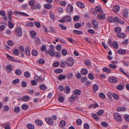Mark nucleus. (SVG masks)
<instances>
[{"label": "nucleus", "mask_w": 129, "mask_h": 129, "mask_svg": "<svg viewBox=\"0 0 129 129\" xmlns=\"http://www.w3.org/2000/svg\"><path fill=\"white\" fill-rule=\"evenodd\" d=\"M31 83L33 85H36L37 84V82L35 80H32L31 81Z\"/></svg>", "instance_id": "nucleus-58"}, {"label": "nucleus", "mask_w": 129, "mask_h": 129, "mask_svg": "<svg viewBox=\"0 0 129 129\" xmlns=\"http://www.w3.org/2000/svg\"><path fill=\"white\" fill-rule=\"evenodd\" d=\"M58 100L60 102L62 103L64 101V98L63 96H61L59 98Z\"/></svg>", "instance_id": "nucleus-54"}, {"label": "nucleus", "mask_w": 129, "mask_h": 129, "mask_svg": "<svg viewBox=\"0 0 129 129\" xmlns=\"http://www.w3.org/2000/svg\"><path fill=\"white\" fill-rule=\"evenodd\" d=\"M108 21L110 23L114 22V19L111 17H109L108 18Z\"/></svg>", "instance_id": "nucleus-59"}, {"label": "nucleus", "mask_w": 129, "mask_h": 129, "mask_svg": "<svg viewBox=\"0 0 129 129\" xmlns=\"http://www.w3.org/2000/svg\"><path fill=\"white\" fill-rule=\"evenodd\" d=\"M124 120L127 122H129V115L125 114L124 115Z\"/></svg>", "instance_id": "nucleus-37"}, {"label": "nucleus", "mask_w": 129, "mask_h": 129, "mask_svg": "<svg viewBox=\"0 0 129 129\" xmlns=\"http://www.w3.org/2000/svg\"><path fill=\"white\" fill-rule=\"evenodd\" d=\"M30 99V97L28 96L25 95L23 97L22 99L24 101L27 102Z\"/></svg>", "instance_id": "nucleus-26"}, {"label": "nucleus", "mask_w": 129, "mask_h": 129, "mask_svg": "<svg viewBox=\"0 0 129 129\" xmlns=\"http://www.w3.org/2000/svg\"><path fill=\"white\" fill-rule=\"evenodd\" d=\"M63 18L65 20V21L67 22H70L71 20L70 16H66L64 17Z\"/></svg>", "instance_id": "nucleus-13"}, {"label": "nucleus", "mask_w": 129, "mask_h": 129, "mask_svg": "<svg viewBox=\"0 0 129 129\" xmlns=\"http://www.w3.org/2000/svg\"><path fill=\"white\" fill-rule=\"evenodd\" d=\"M108 81L112 83H116L117 81V79L115 77H109L108 79Z\"/></svg>", "instance_id": "nucleus-3"}, {"label": "nucleus", "mask_w": 129, "mask_h": 129, "mask_svg": "<svg viewBox=\"0 0 129 129\" xmlns=\"http://www.w3.org/2000/svg\"><path fill=\"white\" fill-rule=\"evenodd\" d=\"M6 55L7 57L10 58V60L13 61H15V59H14V57H13L10 56L7 54H6Z\"/></svg>", "instance_id": "nucleus-47"}, {"label": "nucleus", "mask_w": 129, "mask_h": 129, "mask_svg": "<svg viewBox=\"0 0 129 129\" xmlns=\"http://www.w3.org/2000/svg\"><path fill=\"white\" fill-rule=\"evenodd\" d=\"M40 88L41 89L44 90L46 88V87L44 85L41 84L40 86Z\"/></svg>", "instance_id": "nucleus-51"}, {"label": "nucleus", "mask_w": 129, "mask_h": 129, "mask_svg": "<svg viewBox=\"0 0 129 129\" xmlns=\"http://www.w3.org/2000/svg\"><path fill=\"white\" fill-rule=\"evenodd\" d=\"M126 51L123 49H120L118 51V53L119 54L123 55L125 53Z\"/></svg>", "instance_id": "nucleus-18"}, {"label": "nucleus", "mask_w": 129, "mask_h": 129, "mask_svg": "<svg viewBox=\"0 0 129 129\" xmlns=\"http://www.w3.org/2000/svg\"><path fill=\"white\" fill-rule=\"evenodd\" d=\"M15 32L17 35L19 37H20L22 35V31L20 27L16 28L15 30Z\"/></svg>", "instance_id": "nucleus-4"}, {"label": "nucleus", "mask_w": 129, "mask_h": 129, "mask_svg": "<svg viewBox=\"0 0 129 129\" xmlns=\"http://www.w3.org/2000/svg\"><path fill=\"white\" fill-rule=\"evenodd\" d=\"M74 94H75L76 95H79L81 94V91L78 89H76L75 90H74Z\"/></svg>", "instance_id": "nucleus-22"}, {"label": "nucleus", "mask_w": 129, "mask_h": 129, "mask_svg": "<svg viewBox=\"0 0 129 129\" xmlns=\"http://www.w3.org/2000/svg\"><path fill=\"white\" fill-rule=\"evenodd\" d=\"M45 120L49 124L52 125L53 123V121L48 118H46Z\"/></svg>", "instance_id": "nucleus-8"}, {"label": "nucleus", "mask_w": 129, "mask_h": 129, "mask_svg": "<svg viewBox=\"0 0 129 129\" xmlns=\"http://www.w3.org/2000/svg\"><path fill=\"white\" fill-rule=\"evenodd\" d=\"M73 10L72 6L71 4L68 5L67 7V11L69 13L72 12Z\"/></svg>", "instance_id": "nucleus-7"}, {"label": "nucleus", "mask_w": 129, "mask_h": 129, "mask_svg": "<svg viewBox=\"0 0 129 129\" xmlns=\"http://www.w3.org/2000/svg\"><path fill=\"white\" fill-rule=\"evenodd\" d=\"M77 96L75 94H73L69 98V102L71 103H73L74 102L75 100L77 98Z\"/></svg>", "instance_id": "nucleus-5"}, {"label": "nucleus", "mask_w": 129, "mask_h": 129, "mask_svg": "<svg viewBox=\"0 0 129 129\" xmlns=\"http://www.w3.org/2000/svg\"><path fill=\"white\" fill-rule=\"evenodd\" d=\"M24 50L26 55L28 56H29L30 54V52L28 48L27 47H26L24 49Z\"/></svg>", "instance_id": "nucleus-25"}, {"label": "nucleus", "mask_w": 129, "mask_h": 129, "mask_svg": "<svg viewBox=\"0 0 129 129\" xmlns=\"http://www.w3.org/2000/svg\"><path fill=\"white\" fill-rule=\"evenodd\" d=\"M9 27L10 29H12L14 27V25L13 23L10 21L8 22Z\"/></svg>", "instance_id": "nucleus-40"}, {"label": "nucleus", "mask_w": 129, "mask_h": 129, "mask_svg": "<svg viewBox=\"0 0 129 129\" xmlns=\"http://www.w3.org/2000/svg\"><path fill=\"white\" fill-rule=\"evenodd\" d=\"M128 9H125L123 13V15L125 18H126L128 15Z\"/></svg>", "instance_id": "nucleus-10"}, {"label": "nucleus", "mask_w": 129, "mask_h": 129, "mask_svg": "<svg viewBox=\"0 0 129 129\" xmlns=\"http://www.w3.org/2000/svg\"><path fill=\"white\" fill-rule=\"evenodd\" d=\"M7 70L9 73H10L12 69V67L10 65H7L6 67Z\"/></svg>", "instance_id": "nucleus-30"}, {"label": "nucleus", "mask_w": 129, "mask_h": 129, "mask_svg": "<svg viewBox=\"0 0 129 129\" xmlns=\"http://www.w3.org/2000/svg\"><path fill=\"white\" fill-rule=\"evenodd\" d=\"M126 110L125 108L124 107H121L119 108L117 111L119 112H120L122 111H125Z\"/></svg>", "instance_id": "nucleus-49"}, {"label": "nucleus", "mask_w": 129, "mask_h": 129, "mask_svg": "<svg viewBox=\"0 0 129 129\" xmlns=\"http://www.w3.org/2000/svg\"><path fill=\"white\" fill-rule=\"evenodd\" d=\"M102 70L103 71L106 72L107 73H110L111 72L110 69L106 67L104 68Z\"/></svg>", "instance_id": "nucleus-29"}, {"label": "nucleus", "mask_w": 129, "mask_h": 129, "mask_svg": "<svg viewBox=\"0 0 129 129\" xmlns=\"http://www.w3.org/2000/svg\"><path fill=\"white\" fill-rule=\"evenodd\" d=\"M113 10L115 13L118 12L120 10L119 6L118 5L115 6L113 7Z\"/></svg>", "instance_id": "nucleus-17"}, {"label": "nucleus", "mask_w": 129, "mask_h": 129, "mask_svg": "<svg viewBox=\"0 0 129 129\" xmlns=\"http://www.w3.org/2000/svg\"><path fill=\"white\" fill-rule=\"evenodd\" d=\"M38 62L41 64H44L45 63V61L43 59H40L38 60Z\"/></svg>", "instance_id": "nucleus-60"}, {"label": "nucleus", "mask_w": 129, "mask_h": 129, "mask_svg": "<svg viewBox=\"0 0 129 129\" xmlns=\"http://www.w3.org/2000/svg\"><path fill=\"white\" fill-rule=\"evenodd\" d=\"M58 78L59 80L64 79L65 78V75H61L59 76Z\"/></svg>", "instance_id": "nucleus-56"}, {"label": "nucleus", "mask_w": 129, "mask_h": 129, "mask_svg": "<svg viewBox=\"0 0 129 129\" xmlns=\"http://www.w3.org/2000/svg\"><path fill=\"white\" fill-rule=\"evenodd\" d=\"M112 96L113 98L116 100H118L119 98L118 96L115 93H113L112 94Z\"/></svg>", "instance_id": "nucleus-46"}, {"label": "nucleus", "mask_w": 129, "mask_h": 129, "mask_svg": "<svg viewBox=\"0 0 129 129\" xmlns=\"http://www.w3.org/2000/svg\"><path fill=\"white\" fill-rule=\"evenodd\" d=\"M84 127L85 129H88L90 128L89 125L87 123L84 124Z\"/></svg>", "instance_id": "nucleus-64"}, {"label": "nucleus", "mask_w": 129, "mask_h": 129, "mask_svg": "<svg viewBox=\"0 0 129 129\" xmlns=\"http://www.w3.org/2000/svg\"><path fill=\"white\" fill-rule=\"evenodd\" d=\"M114 22L120 23V20L119 19V18L116 17H115L114 19Z\"/></svg>", "instance_id": "nucleus-57"}, {"label": "nucleus", "mask_w": 129, "mask_h": 129, "mask_svg": "<svg viewBox=\"0 0 129 129\" xmlns=\"http://www.w3.org/2000/svg\"><path fill=\"white\" fill-rule=\"evenodd\" d=\"M113 47L116 49H117L118 46V43L116 41H114L113 42Z\"/></svg>", "instance_id": "nucleus-35"}, {"label": "nucleus", "mask_w": 129, "mask_h": 129, "mask_svg": "<svg viewBox=\"0 0 129 129\" xmlns=\"http://www.w3.org/2000/svg\"><path fill=\"white\" fill-rule=\"evenodd\" d=\"M113 116L116 121L118 122H120L122 121V118L119 113H115L113 114Z\"/></svg>", "instance_id": "nucleus-1"}, {"label": "nucleus", "mask_w": 129, "mask_h": 129, "mask_svg": "<svg viewBox=\"0 0 129 129\" xmlns=\"http://www.w3.org/2000/svg\"><path fill=\"white\" fill-rule=\"evenodd\" d=\"M92 117L96 121H98L99 120V117L95 113L92 114Z\"/></svg>", "instance_id": "nucleus-23"}, {"label": "nucleus", "mask_w": 129, "mask_h": 129, "mask_svg": "<svg viewBox=\"0 0 129 129\" xmlns=\"http://www.w3.org/2000/svg\"><path fill=\"white\" fill-rule=\"evenodd\" d=\"M60 64L59 62L58 61L54 62L53 64V66L54 67H56L58 66Z\"/></svg>", "instance_id": "nucleus-50"}, {"label": "nucleus", "mask_w": 129, "mask_h": 129, "mask_svg": "<svg viewBox=\"0 0 129 129\" xmlns=\"http://www.w3.org/2000/svg\"><path fill=\"white\" fill-rule=\"evenodd\" d=\"M26 126L28 129H34L35 126L34 125L31 123H28L26 125Z\"/></svg>", "instance_id": "nucleus-20"}, {"label": "nucleus", "mask_w": 129, "mask_h": 129, "mask_svg": "<svg viewBox=\"0 0 129 129\" xmlns=\"http://www.w3.org/2000/svg\"><path fill=\"white\" fill-rule=\"evenodd\" d=\"M35 2L34 0H31L29 1V4L31 6H32L34 5L35 4Z\"/></svg>", "instance_id": "nucleus-41"}, {"label": "nucleus", "mask_w": 129, "mask_h": 129, "mask_svg": "<svg viewBox=\"0 0 129 129\" xmlns=\"http://www.w3.org/2000/svg\"><path fill=\"white\" fill-rule=\"evenodd\" d=\"M124 87V86L123 84H119L116 86V88L118 90H122Z\"/></svg>", "instance_id": "nucleus-12"}, {"label": "nucleus", "mask_w": 129, "mask_h": 129, "mask_svg": "<svg viewBox=\"0 0 129 129\" xmlns=\"http://www.w3.org/2000/svg\"><path fill=\"white\" fill-rule=\"evenodd\" d=\"M104 112V111L103 110H101L97 112L96 114L99 116H100L102 115L103 114Z\"/></svg>", "instance_id": "nucleus-38"}, {"label": "nucleus", "mask_w": 129, "mask_h": 129, "mask_svg": "<svg viewBox=\"0 0 129 129\" xmlns=\"http://www.w3.org/2000/svg\"><path fill=\"white\" fill-rule=\"evenodd\" d=\"M93 28L95 29H97L98 28V23L97 21L95 20H94L93 21Z\"/></svg>", "instance_id": "nucleus-9"}, {"label": "nucleus", "mask_w": 129, "mask_h": 129, "mask_svg": "<svg viewBox=\"0 0 129 129\" xmlns=\"http://www.w3.org/2000/svg\"><path fill=\"white\" fill-rule=\"evenodd\" d=\"M32 54L34 56H36L38 54V52L36 50H33L32 51Z\"/></svg>", "instance_id": "nucleus-48"}, {"label": "nucleus", "mask_w": 129, "mask_h": 129, "mask_svg": "<svg viewBox=\"0 0 129 129\" xmlns=\"http://www.w3.org/2000/svg\"><path fill=\"white\" fill-rule=\"evenodd\" d=\"M44 7L48 9H50L52 7V5L50 4H45L44 5Z\"/></svg>", "instance_id": "nucleus-33"}, {"label": "nucleus", "mask_w": 129, "mask_h": 129, "mask_svg": "<svg viewBox=\"0 0 129 129\" xmlns=\"http://www.w3.org/2000/svg\"><path fill=\"white\" fill-rule=\"evenodd\" d=\"M117 36L119 38H123L125 37V34L123 33L118 34L117 35Z\"/></svg>", "instance_id": "nucleus-24"}, {"label": "nucleus", "mask_w": 129, "mask_h": 129, "mask_svg": "<svg viewBox=\"0 0 129 129\" xmlns=\"http://www.w3.org/2000/svg\"><path fill=\"white\" fill-rule=\"evenodd\" d=\"M93 93H95L97 91L99 88V86L96 84L94 85L93 86Z\"/></svg>", "instance_id": "nucleus-11"}, {"label": "nucleus", "mask_w": 129, "mask_h": 129, "mask_svg": "<svg viewBox=\"0 0 129 129\" xmlns=\"http://www.w3.org/2000/svg\"><path fill=\"white\" fill-rule=\"evenodd\" d=\"M66 124L65 121L64 120H61L60 122V126L61 127H63Z\"/></svg>", "instance_id": "nucleus-31"}, {"label": "nucleus", "mask_w": 129, "mask_h": 129, "mask_svg": "<svg viewBox=\"0 0 129 129\" xmlns=\"http://www.w3.org/2000/svg\"><path fill=\"white\" fill-rule=\"evenodd\" d=\"M70 88L68 86H66L64 88V91L67 94L70 93Z\"/></svg>", "instance_id": "nucleus-16"}, {"label": "nucleus", "mask_w": 129, "mask_h": 129, "mask_svg": "<svg viewBox=\"0 0 129 129\" xmlns=\"http://www.w3.org/2000/svg\"><path fill=\"white\" fill-rule=\"evenodd\" d=\"M73 32L74 34H83V32L82 31L76 30H73Z\"/></svg>", "instance_id": "nucleus-34"}, {"label": "nucleus", "mask_w": 129, "mask_h": 129, "mask_svg": "<svg viewBox=\"0 0 129 129\" xmlns=\"http://www.w3.org/2000/svg\"><path fill=\"white\" fill-rule=\"evenodd\" d=\"M115 31L118 34H119L121 31V28L118 27H116L114 28Z\"/></svg>", "instance_id": "nucleus-27"}, {"label": "nucleus", "mask_w": 129, "mask_h": 129, "mask_svg": "<svg viewBox=\"0 0 129 129\" xmlns=\"http://www.w3.org/2000/svg\"><path fill=\"white\" fill-rule=\"evenodd\" d=\"M101 124H102V126L104 127H107L108 125V123L105 121H103L101 122Z\"/></svg>", "instance_id": "nucleus-42"}, {"label": "nucleus", "mask_w": 129, "mask_h": 129, "mask_svg": "<svg viewBox=\"0 0 129 129\" xmlns=\"http://www.w3.org/2000/svg\"><path fill=\"white\" fill-rule=\"evenodd\" d=\"M76 123L77 124L80 125L82 124V121L81 119H78L77 120Z\"/></svg>", "instance_id": "nucleus-63"}, {"label": "nucleus", "mask_w": 129, "mask_h": 129, "mask_svg": "<svg viewBox=\"0 0 129 129\" xmlns=\"http://www.w3.org/2000/svg\"><path fill=\"white\" fill-rule=\"evenodd\" d=\"M66 62L68 66L71 67L73 66L74 60L72 58H69Z\"/></svg>", "instance_id": "nucleus-2"}, {"label": "nucleus", "mask_w": 129, "mask_h": 129, "mask_svg": "<svg viewBox=\"0 0 129 129\" xmlns=\"http://www.w3.org/2000/svg\"><path fill=\"white\" fill-rule=\"evenodd\" d=\"M16 13L17 14H19L23 16H29V15L28 14L25 13L24 12H16Z\"/></svg>", "instance_id": "nucleus-32"}, {"label": "nucleus", "mask_w": 129, "mask_h": 129, "mask_svg": "<svg viewBox=\"0 0 129 129\" xmlns=\"http://www.w3.org/2000/svg\"><path fill=\"white\" fill-rule=\"evenodd\" d=\"M67 51L65 49H63L62 50V54L64 56L67 55Z\"/></svg>", "instance_id": "nucleus-43"}, {"label": "nucleus", "mask_w": 129, "mask_h": 129, "mask_svg": "<svg viewBox=\"0 0 129 129\" xmlns=\"http://www.w3.org/2000/svg\"><path fill=\"white\" fill-rule=\"evenodd\" d=\"M24 75L25 77L27 78L29 77L30 76V73L27 72H25L24 73Z\"/></svg>", "instance_id": "nucleus-45"}, {"label": "nucleus", "mask_w": 129, "mask_h": 129, "mask_svg": "<svg viewBox=\"0 0 129 129\" xmlns=\"http://www.w3.org/2000/svg\"><path fill=\"white\" fill-rule=\"evenodd\" d=\"M81 73L83 75H86L88 73V71L85 69H83L81 71Z\"/></svg>", "instance_id": "nucleus-28"}, {"label": "nucleus", "mask_w": 129, "mask_h": 129, "mask_svg": "<svg viewBox=\"0 0 129 129\" xmlns=\"http://www.w3.org/2000/svg\"><path fill=\"white\" fill-rule=\"evenodd\" d=\"M95 10L96 11L98 12H100L101 13H103V9L99 6L96 7L95 8Z\"/></svg>", "instance_id": "nucleus-15"}, {"label": "nucleus", "mask_w": 129, "mask_h": 129, "mask_svg": "<svg viewBox=\"0 0 129 129\" xmlns=\"http://www.w3.org/2000/svg\"><path fill=\"white\" fill-rule=\"evenodd\" d=\"M22 108L23 109L26 110L28 109V106L26 105L23 104L22 105Z\"/></svg>", "instance_id": "nucleus-53"}, {"label": "nucleus", "mask_w": 129, "mask_h": 129, "mask_svg": "<svg viewBox=\"0 0 129 129\" xmlns=\"http://www.w3.org/2000/svg\"><path fill=\"white\" fill-rule=\"evenodd\" d=\"M36 26L38 27H41V25L40 23L37 21H35L34 22Z\"/></svg>", "instance_id": "nucleus-62"}, {"label": "nucleus", "mask_w": 129, "mask_h": 129, "mask_svg": "<svg viewBox=\"0 0 129 129\" xmlns=\"http://www.w3.org/2000/svg\"><path fill=\"white\" fill-rule=\"evenodd\" d=\"M36 124L38 126H41L43 124V122L41 120L37 119L35 121Z\"/></svg>", "instance_id": "nucleus-14"}, {"label": "nucleus", "mask_w": 129, "mask_h": 129, "mask_svg": "<svg viewBox=\"0 0 129 129\" xmlns=\"http://www.w3.org/2000/svg\"><path fill=\"white\" fill-rule=\"evenodd\" d=\"M81 25L79 23H76L75 25V27L76 28H79L81 27Z\"/></svg>", "instance_id": "nucleus-61"}, {"label": "nucleus", "mask_w": 129, "mask_h": 129, "mask_svg": "<svg viewBox=\"0 0 129 129\" xmlns=\"http://www.w3.org/2000/svg\"><path fill=\"white\" fill-rule=\"evenodd\" d=\"M20 109L19 107L17 106L15 107L14 108V111L17 113L19 112Z\"/></svg>", "instance_id": "nucleus-36"}, {"label": "nucleus", "mask_w": 129, "mask_h": 129, "mask_svg": "<svg viewBox=\"0 0 129 129\" xmlns=\"http://www.w3.org/2000/svg\"><path fill=\"white\" fill-rule=\"evenodd\" d=\"M76 4L79 7L81 8H83L84 7V5L82 3L80 2H77Z\"/></svg>", "instance_id": "nucleus-19"}, {"label": "nucleus", "mask_w": 129, "mask_h": 129, "mask_svg": "<svg viewBox=\"0 0 129 129\" xmlns=\"http://www.w3.org/2000/svg\"><path fill=\"white\" fill-rule=\"evenodd\" d=\"M47 54L48 53L51 56H53L55 55V52L53 50L49 49V51H46Z\"/></svg>", "instance_id": "nucleus-6"}, {"label": "nucleus", "mask_w": 129, "mask_h": 129, "mask_svg": "<svg viewBox=\"0 0 129 129\" xmlns=\"http://www.w3.org/2000/svg\"><path fill=\"white\" fill-rule=\"evenodd\" d=\"M63 70L61 69H58L55 70L54 72L56 73H61L62 72Z\"/></svg>", "instance_id": "nucleus-44"}, {"label": "nucleus", "mask_w": 129, "mask_h": 129, "mask_svg": "<svg viewBox=\"0 0 129 129\" xmlns=\"http://www.w3.org/2000/svg\"><path fill=\"white\" fill-rule=\"evenodd\" d=\"M36 34V33L35 31H31L30 33V35L31 38L32 39H34Z\"/></svg>", "instance_id": "nucleus-21"}, {"label": "nucleus", "mask_w": 129, "mask_h": 129, "mask_svg": "<svg viewBox=\"0 0 129 129\" xmlns=\"http://www.w3.org/2000/svg\"><path fill=\"white\" fill-rule=\"evenodd\" d=\"M19 82V80L18 79H16L12 81V83L14 84H16L18 83Z\"/></svg>", "instance_id": "nucleus-55"}, {"label": "nucleus", "mask_w": 129, "mask_h": 129, "mask_svg": "<svg viewBox=\"0 0 129 129\" xmlns=\"http://www.w3.org/2000/svg\"><path fill=\"white\" fill-rule=\"evenodd\" d=\"M88 78L90 80H93L94 79L93 75L91 73H90L88 75Z\"/></svg>", "instance_id": "nucleus-52"}, {"label": "nucleus", "mask_w": 129, "mask_h": 129, "mask_svg": "<svg viewBox=\"0 0 129 129\" xmlns=\"http://www.w3.org/2000/svg\"><path fill=\"white\" fill-rule=\"evenodd\" d=\"M15 74L17 75H20L21 73V71L20 70L17 69L15 71Z\"/></svg>", "instance_id": "nucleus-39"}]
</instances>
